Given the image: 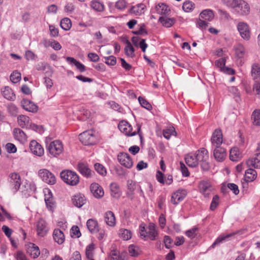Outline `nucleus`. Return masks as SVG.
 <instances>
[{"instance_id":"obj_28","label":"nucleus","mask_w":260,"mask_h":260,"mask_svg":"<svg viewBox=\"0 0 260 260\" xmlns=\"http://www.w3.org/2000/svg\"><path fill=\"white\" fill-rule=\"evenodd\" d=\"M27 252L33 258H37L40 254L39 247L34 243H30L27 249Z\"/></svg>"},{"instance_id":"obj_55","label":"nucleus","mask_w":260,"mask_h":260,"mask_svg":"<svg viewBox=\"0 0 260 260\" xmlns=\"http://www.w3.org/2000/svg\"><path fill=\"white\" fill-rule=\"evenodd\" d=\"M138 100L140 104L144 108L150 110L152 109L151 105L146 99L142 97H139Z\"/></svg>"},{"instance_id":"obj_44","label":"nucleus","mask_w":260,"mask_h":260,"mask_svg":"<svg viewBox=\"0 0 260 260\" xmlns=\"http://www.w3.org/2000/svg\"><path fill=\"white\" fill-rule=\"evenodd\" d=\"M119 235L124 240H128L132 238V233L129 230L121 229L119 231Z\"/></svg>"},{"instance_id":"obj_24","label":"nucleus","mask_w":260,"mask_h":260,"mask_svg":"<svg viewBox=\"0 0 260 260\" xmlns=\"http://www.w3.org/2000/svg\"><path fill=\"white\" fill-rule=\"evenodd\" d=\"M54 240L58 244H62L65 240V236L63 232L60 229H55L53 233Z\"/></svg>"},{"instance_id":"obj_22","label":"nucleus","mask_w":260,"mask_h":260,"mask_svg":"<svg viewBox=\"0 0 260 260\" xmlns=\"http://www.w3.org/2000/svg\"><path fill=\"white\" fill-rule=\"evenodd\" d=\"M104 221L107 225L110 226H114L116 224V218L114 213L111 211H108L104 214Z\"/></svg>"},{"instance_id":"obj_20","label":"nucleus","mask_w":260,"mask_h":260,"mask_svg":"<svg viewBox=\"0 0 260 260\" xmlns=\"http://www.w3.org/2000/svg\"><path fill=\"white\" fill-rule=\"evenodd\" d=\"M90 190L96 198H102L104 194L103 188L98 183H92L90 185Z\"/></svg>"},{"instance_id":"obj_64","label":"nucleus","mask_w":260,"mask_h":260,"mask_svg":"<svg viewBox=\"0 0 260 260\" xmlns=\"http://www.w3.org/2000/svg\"><path fill=\"white\" fill-rule=\"evenodd\" d=\"M14 257L16 260H28L25 254L21 251H17Z\"/></svg>"},{"instance_id":"obj_35","label":"nucleus","mask_w":260,"mask_h":260,"mask_svg":"<svg viewBox=\"0 0 260 260\" xmlns=\"http://www.w3.org/2000/svg\"><path fill=\"white\" fill-rule=\"evenodd\" d=\"M159 22L166 27H171L175 22V19L173 18H168L161 16L159 18Z\"/></svg>"},{"instance_id":"obj_11","label":"nucleus","mask_w":260,"mask_h":260,"mask_svg":"<svg viewBox=\"0 0 260 260\" xmlns=\"http://www.w3.org/2000/svg\"><path fill=\"white\" fill-rule=\"evenodd\" d=\"M200 192L205 198H208L211 194L213 188L209 181H201L199 184Z\"/></svg>"},{"instance_id":"obj_56","label":"nucleus","mask_w":260,"mask_h":260,"mask_svg":"<svg viewBox=\"0 0 260 260\" xmlns=\"http://www.w3.org/2000/svg\"><path fill=\"white\" fill-rule=\"evenodd\" d=\"M194 8V4L190 1L185 2L182 6L183 10L186 12H188L192 10Z\"/></svg>"},{"instance_id":"obj_59","label":"nucleus","mask_w":260,"mask_h":260,"mask_svg":"<svg viewBox=\"0 0 260 260\" xmlns=\"http://www.w3.org/2000/svg\"><path fill=\"white\" fill-rule=\"evenodd\" d=\"M206 21L200 17L197 22V26L202 30L206 29L208 25V23Z\"/></svg>"},{"instance_id":"obj_58","label":"nucleus","mask_w":260,"mask_h":260,"mask_svg":"<svg viewBox=\"0 0 260 260\" xmlns=\"http://www.w3.org/2000/svg\"><path fill=\"white\" fill-rule=\"evenodd\" d=\"M128 251L132 256H137L139 254V248L134 245H129L128 247Z\"/></svg>"},{"instance_id":"obj_52","label":"nucleus","mask_w":260,"mask_h":260,"mask_svg":"<svg viewBox=\"0 0 260 260\" xmlns=\"http://www.w3.org/2000/svg\"><path fill=\"white\" fill-rule=\"evenodd\" d=\"M94 169L99 174L102 176H105L107 174V171L105 167L99 163L95 164Z\"/></svg>"},{"instance_id":"obj_62","label":"nucleus","mask_w":260,"mask_h":260,"mask_svg":"<svg viewBox=\"0 0 260 260\" xmlns=\"http://www.w3.org/2000/svg\"><path fill=\"white\" fill-rule=\"evenodd\" d=\"M140 28L139 30L133 31V33L135 35H141L143 34H147V31L145 29V24L144 23H142L139 25Z\"/></svg>"},{"instance_id":"obj_26","label":"nucleus","mask_w":260,"mask_h":260,"mask_svg":"<svg viewBox=\"0 0 260 260\" xmlns=\"http://www.w3.org/2000/svg\"><path fill=\"white\" fill-rule=\"evenodd\" d=\"M235 233H232L226 235H222L219 236L210 246L211 248H214L216 245H219L223 242L228 241L230 237L234 236Z\"/></svg>"},{"instance_id":"obj_3","label":"nucleus","mask_w":260,"mask_h":260,"mask_svg":"<svg viewBox=\"0 0 260 260\" xmlns=\"http://www.w3.org/2000/svg\"><path fill=\"white\" fill-rule=\"evenodd\" d=\"M195 154L202 169L204 171L208 170L210 165L208 162L209 154L207 150L204 148H201L197 151Z\"/></svg>"},{"instance_id":"obj_10","label":"nucleus","mask_w":260,"mask_h":260,"mask_svg":"<svg viewBox=\"0 0 260 260\" xmlns=\"http://www.w3.org/2000/svg\"><path fill=\"white\" fill-rule=\"evenodd\" d=\"M117 159L119 163L125 168L130 169L133 167L132 159L128 153L120 152L117 156Z\"/></svg>"},{"instance_id":"obj_39","label":"nucleus","mask_w":260,"mask_h":260,"mask_svg":"<svg viewBox=\"0 0 260 260\" xmlns=\"http://www.w3.org/2000/svg\"><path fill=\"white\" fill-rule=\"evenodd\" d=\"M111 196L115 198H118L121 196V192L118 185L116 183L110 184Z\"/></svg>"},{"instance_id":"obj_40","label":"nucleus","mask_w":260,"mask_h":260,"mask_svg":"<svg viewBox=\"0 0 260 260\" xmlns=\"http://www.w3.org/2000/svg\"><path fill=\"white\" fill-rule=\"evenodd\" d=\"M125 44H126V46L124 48L125 54L128 57H134L135 56L134 48L127 39H125Z\"/></svg>"},{"instance_id":"obj_47","label":"nucleus","mask_w":260,"mask_h":260,"mask_svg":"<svg viewBox=\"0 0 260 260\" xmlns=\"http://www.w3.org/2000/svg\"><path fill=\"white\" fill-rule=\"evenodd\" d=\"M138 185H139V184L136 182L132 180H127V188L128 189V194H133L134 191L137 188Z\"/></svg>"},{"instance_id":"obj_27","label":"nucleus","mask_w":260,"mask_h":260,"mask_svg":"<svg viewBox=\"0 0 260 260\" xmlns=\"http://www.w3.org/2000/svg\"><path fill=\"white\" fill-rule=\"evenodd\" d=\"M186 164L190 167L194 168L197 167L198 164V161L196 154L190 153L187 155L185 158Z\"/></svg>"},{"instance_id":"obj_43","label":"nucleus","mask_w":260,"mask_h":260,"mask_svg":"<svg viewBox=\"0 0 260 260\" xmlns=\"http://www.w3.org/2000/svg\"><path fill=\"white\" fill-rule=\"evenodd\" d=\"M251 120L254 125H260V109H256L252 112Z\"/></svg>"},{"instance_id":"obj_53","label":"nucleus","mask_w":260,"mask_h":260,"mask_svg":"<svg viewBox=\"0 0 260 260\" xmlns=\"http://www.w3.org/2000/svg\"><path fill=\"white\" fill-rule=\"evenodd\" d=\"M127 6V2L125 0H118L115 3V8L120 11L124 10Z\"/></svg>"},{"instance_id":"obj_7","label":"nucleus","mask_w":260,"mask_h":260,"mask_svg":"<svg viewBox=\"0 0 260 260\" xmlns=\"http://www.w3.org/2000/svg\"><path fill=\"white\" fill-rule=\"evenodd\" d=\"M237 29L240 36L245 40L248 41L250 38V31L249 25L246 22H239L237 25Z\"/></svg>"},{"instance_id":"obj_42","label":"nucleus","mask_w":260,"mask_h":260,"mask_svg":"<svg viewBox=\"0 0 260 260\" xmlns=\"http://www.w3.org/2000/svg\"><path fill=\"white\" fill-rule=\"evenodd\" d=\"M241 157V153L237 147L232 148L230 153V159L233 161H237Z\"/></svg>"},{"instance_id":"obj_57","label":"nucleus","mask_w":260,"mask_h":260,"mask_svg":"<svg viewBox=\"0 0 260 260\" xmlns=\"http://www.w3.org/2000/svg\"><path fill=\"white\" fill-rule=\"evenodd\" d=\"M198 230V228L194 226L192 229L186 231L185 232V235L190 239H193L197 236V232Z\"/></svg>"},{"instance_id":"obj_17","label":"nucleus","mask_w":260,"mask_h":260,"mask_svg":"<svg viewBox=\"0 0 260 260\" xmlns=\"http://www.w3.org/2000/svg\"><path fill=\"white\" fill-rule=\"evenodd\" d=\"M47 193L45 194V201L47 209L53 212L56 207V203L50 190H47Z\"/></svg>"},{"instance_id":"obj_31","label":"nucleus","mask_w":260,"mask_h":260,"mask_svg":"<svg viewBox=\"0 0 260 260\" xmlns=\"http://www.w3.org/2000/svg\"><path fill=\"white\" fill-rule=\"evenodd\" d=\"M145 6L143 4H139L132 6L129 10V12L136 15L140 16L144 13Z\"/></svg>"},{"instance_id":"obj_48","label":"nucleus","mask_w":260,"mask_h":260,"mask_svg":"<svg viewBox=\"0 0 260 260\" xmlns=\"http://www.w3.org/2000/svg\"><path fill=\"white\" fill-rule=\"evenodd\" d=\"M91 7L94 10L98 12H102L104 10V5L96 0H94L91 2Z\"/></svg>"},{"instance_id":"obj_2","label":"nucleus","mask_w":260,"mask_h":260,"mask_svg":"<svg viewBox=\"0 0 260 260\" xmlns=\"http://www.w3.org/2000/svg\"><path fill=\"white\" fill-rule=\"evenodd\" d=\"M61 180L70 186H76L79 182V177L77 173L73 171L65 170L60 173Z\"/></svg>"},{"instance_id":"obj_12","label":"nucleus","mask_w":260,"mask_h":260,"mask_svg":"<svg viewBox=\"0 0 260 260\" xmlns=\"http://www.w3.org/2000/svg\"><path fill=\"white\" fill-rule=\"evenodd\" d=\"M118 128L121 132L127 136H133L136 135V132H132V126L126 121H121L118 124Z\"/></svg>"},{"instance_id":"obj_34","label":"nucleus","mask_w":260,"mask_h":260,"mask_svg":"<svg viewBox=\"0 0 260 260\" xmlns=\"http://www.w3.org/2000/svg\"><path fill=\"white\" fill-rule=\"evenodd\" d=\"M247 165L249 167H253L256 169H260V153H257L255 156L247 161Z\"/></svg>"},{"instance_id":"obj_23","label":"nucleus","mask_w":260,"mask_h":260,"mask_svg":"<svg viewBox=\"0 0 260 260\" xmlns=\"http://www.w3.org/2000/svg\"><path fill=\"white\" fill-rule=\"evenodd\" d=\"M77 169L83 176L87 178L91 176V171L87 164L84 162L78 163Z\"/></svg>"},{"instance_id":"obj_49","label":"nucleus","mask_w":260,"mask_h":260,"mask_svg":"<svg viewBox=\"0 0 260 260\" xmlns=\"http://www.w3.org/2000/svg\"><path fill=\"white\" fill-rule=\"evenodd\" d=\"M46 46H51L55 50H59L61 48V46L58 42L55 40L46 41L45 44Z\"/></svg>"},{"instance_id":"obj_25","label":"nucleus","mask_w":260,"mask_h":260,"mask_svg":"<svg viewBox=\"0 0 260 260\" xmlns=\"http://www.w3.org/2000/svg\"><path fill=\"white\" fill-rule=\"evenodd\" d=\"M3 96L7 100L13 101L15 99V95L12 89L9 86H5L1 89Z\"/></svg>"},{"instance_id":"obj_46","label":"nucleus","mask_w":260,"mask_h":260,"mask_svg":"<svg viewBox=\"0 0 260 260\" xmlns=\"http://www.w3.org/2000/svg\"><path fill=\"white\" fill-rule=\"evenodd\" d=\"M60 27L64 30H69L72 27L71 20L68 18H64L60 21Z\"/></svg>"},{"instance_id":"obj_19","label":"nucleus","mask_w":260,"mask_h":260,"mask_svg":"<svg viewBox=\"0 0 260 260\" xmlns=\"http://www.w3.org/2000/svg\"><path fill=\"white\" fill-rule=\"evenodd\" d=\"M17 122L18 125L22 128H29L31 126V122L29 117L20 115L17 117Z\"/></svg>"},{"instance_id":"obj_18","label":"nucleus","mask_w":260,"mask_h":260,"mask_svg":"<svg viewBox=\"0 0 260 260\" xmlns=\"http://www.w3.org/2000/svg\"><path fill=\"white\" fill-rule=\"evenodd\" d=\"M21 105L23 108L28 112L35 113L38 111V106L28 100H23L21 101Z\"/></svg>"},{"instance_id":"obj_51","label":"nucleus","mask_w":260,"mask_h":260,"mask_svg":"<svg viewBox=\"0 0 260 260\" xmlns=\"http://www.w3.org/2000/svg\"><path fill=\"white\" fill-rule=\"evenodd\" d=\"M10 78L12 82L13 83H17L19 82L21 79V74L17 71H14L10 75Z\"/></svg>"},{"instance_id":"obj_45","label":"nucleus","mask_w":260,"mask_h":260,"mask_svg":"<svg viewBox=\"0 0 260 260\" xmlns=\"http://www.w3.org/2000/svg\"><path fill=\"white\" fill-rule=\"evenodd\" d=\"M156 10L157 13L160 15L167 14L170 11L168 7L163 3L159 4L157 6H156Z\"/></svg>"},{"instance_id":"obj_41","label":"nucleus","mask_w":260,"mask_h":260,"mask_svg":"<svg viewBox=\"0 0 260 260\" xmlns=\"http://www.w3.org/2000/svg\"><path fill=\"white\" fill-rule=\"evenodd\" d=\"M13 133L15 138L20 141L25 140L27 138L25 133L19 128H14Z\"/></svg>"},{"instance_id":"obj_30","label":"nucleus","mask_w":260,"mask_h":260,"mask_svg":"<svg viewBox=\"0 0 260 260\" xmlns=\"http://www.w3.org/2000/svg\"><path fill=\"white\" fill-rule=\"evenodd\" d=\"M146 237L151 240H155L158 235L157 231L156 230L155 225L153 223H150L148 226V230L146 233Z\"/></svg>"},{"instance_id":"obj_38","label":"nucleus","mask_w":260,"mask_h":260,"mask_svg":"<svg viewBox=\"0 0 260 260\" xmlns=\"http://www.w3.org/2000/svg\"><path fill=\"white\" fill-rule=\"evenodd\" d=\"M235 54L236 56L239 58H243L246 54V50L244 46L241 44H238L235 47Z\"/></svg>"},{"instance_id":"obj_37","label":"nucleus","mask_w":260,"mask_h":260,"mask_svg":"<svg viewBox=\"0 0 260 260\" xmlns=\"http://www.w3.org/2000/svg\"><path fill=\"white\" fill-rule=\"evenodd\" d=\"M257 173L253 169H248L245 171V179L247 182L253 181L256 177Z\"/></svg>"},{"instance_id":"obj_5","label":"nucleus","mask_w":260,"mask_h":260,"mask_svg":"<svg viewBox=\"0 0 260 260\" xmlns=\"http://www.w3.org/2000/svg\"><path fill=\"white\" fill-rule=\"evenodd\" d=\"M8 182L9 189L14 194L20 188L21 183V177L17 173H11L9 177Z\"/></svg>"},{"instance_id":"obj_14","label":"nucleus","mask_w":260,"mask_h":260,"mask_svg":"<svg viewBox=\"0 0 260 260\" xmlns=\"http://www.w3.org/2000/svg\"><path fill=\"white\" fill-rule=\"evenodd\" d=\"M30 150L32 153L38 156L44 155V150L43 147L36 141L32 140L29 144Z\"/></svg>"},{"instance_id":"obj_21","label":"nucleus","mask_w":260,"mask_h":260,"mask_svg":"<svg viewBox=\"0 0 260 260\" xmlns=\"http://www.w3.org/2000/svg\"><path fill=\"white\" fill-rule=\"evenodd\" d=\"M72 200L74 205L78 208H81L86 203V199L84 196L81 193L73 196Z\"/></svg>"},{"instance_id":"obj_15","label":"nucleus","mask_w":260,"mask_h":260,"mask_svg":"<svg viewBox=\"0 0 260 260\" xmlns=\"http://www.w3.org/2000/svg\"><path fill=\"white\" fill-rule=\"evenodd\" d=\"M187 195V191L185 189H178L173 193L171 198V202L177 205L182 201Z\"/></svg>"},{"instance_id":"obj_8","label":"nucleus","mask_w":260,"mask_h":260,"mask_svg":"<svg viewBox=\"0 0 260 260\" xmlns=\"http://www.w3.org/2000/svg\"><path fill=\"white\" fill-rule=\"evenodd\" d=\"M49 231L47 222L40 218L36 223V232L37 235L41 237L46 236Z\"/></svg>"},{"instance_id":"obj_1","label":"nucleus","mask_w":260,"mask_h":260,"mask_svg":"<svg viewBox=\"0 0 260 260\" xmlns=\"http://www.w3.org/2000/svg\"><path fill=\"white\" fill-rule=\"evenodd\" d=\"M234 13L240 16H246L250 14V7L245 0H235L232 7Z\"/></svg>"},{"instance_id":"obj_16","label":"nucleus","mask_w":260,"mask_h":260,"mask_svg":"<svg viewBox=\"0 0 260 260\" xmlns=\"http://www.w3.org/2000/svg\"><path fill=\"white\" fill-rule=\"evenodd\" d=\"M213 155L217 161H222L225 158L226 152L225 149L220 146L213 147Z\"/></svg>"},{"instance_id":"obj_61","label":"nucleus","mask_w":260,"mask_h":260,"mask_svg":"<svg viewBox=\"0 0 260 260\" xmlns=\"http://www.w3.org/2000/svg\"><path fill=\"white\" fill-rule=\"evenodd\" d=\"M105 62L109 66H114L116 63V58L115 56L111 55L108 57H105Z\"/></svg>"},{"instance_id":"obj_36","label":"nucleus","mask_w":260,"mask_h":260,"mask_svg":"<svg viewBox=\"0 0 260 260\" xmlns=\"http://www.w3.org/2000/svg\"><path fill=\"white\" fill-rule=\"evenodd\" d=\"M214 15L212 10L207 9L203 11L200 14V17L208 21H211L214 18Z\"/></svg>"},{"instance_id":"obj_9","label":"nucleus","mask_w":260,"mask_h":260,"mask_svg":"<svg viewBox=\"0 0 260 260\" xmlns=\"http://www.w3.org/2000/svg\"><path fill=\"white\" fill-rule=\"evenodd\" d=\"M79 139L84 145H91L94 143L95 137L92 132L86 131L80 134Z\"/></svg>"},{"instance_id":"obj_4","label":"nucleus","mask_w":260,"mask_h":260,"mask_svg":"<svg viewBox=\"0 0 260 260\" xmlns=\"http://www.w3.org/2000/svg\"><path fill=\"white\" fill-rule=\"evenodd\" d=\"M46 149L53 157L59 155L63 150L62 142L59 140H54L49 143H46Z\"/></svg>"},{"instance_id":"obj_50","label":"nucleus","mask_w":260,"mask_h":260,"mask_svg":"<svg viewBox=\"0 0 260 260\" xmlns=\"http://www.w3.org/2000/svg\"><path fill=\"white\" fill-rule=\"evenodd\" d=\"M94 245L91 243L86 248V256L88 259L91 258L94 255Z\"/></svg>"},{"instance_id":"obj_13","label":"nucleus","mask_w":260,"mask_h":260,"mask_svg":"<svg viewBox=\"0 0 260 260\" xmlns=\"http://www.w3.org/2000/svg\"><path fill=\"white\" fill-rule=\"evenodd\" d=\"M212 147L220 146L222 143V134L219 129H216L213 133L211 139Z\"/></svg>"},{"instance_id":"obj_60","label":"nucleus","mask_w":260,"mask_h":260,"mask_svg":"<svg viewBox=\"0 0 260 260\" xmlns=\"http://www.w3.org/2000/svg\"><path fill=\"white\" fill-rule=\"evenodd\" d=\"M219 198L217 195H215L212 199L210 208L211 210L214 211L219 204Z\"/></svg>"},{"instance_id":"obj_63","label":"nucleus","mask_w":260,"mask_h":260,"mask_svg":"<svg viewBox=\"0 0 260 260\" xmlns=\"http://www.w3.org/2000/svg\"><path fill=\"white\" fill-rule=\"evenodd\" d=\"M225 59L224 58H219L215 62V66L220 69L221 71L225 67Z\"/></svg>"},{"instance_id":"obj_32","label":"nucleus","mask_w":260,"mask_h":260,"mask_svg":"<svg viewBox=\"0 0 260 260\" xmlns=\"http://www.w3.org/2000/svg\"><path fill=\"white\" fill-rule=\"evenodd\" d=\"M67 61L71 65H74L76 68L81 72H83L85 71V67L84 64L75 59L72 57H66Z\"/></svg>"},{"instance_id":"obj_54","label":"nucleus","mask_w":260,"mask_h":260,"mask_svg":"<svg viewBox=\"0 0 260 260\" xmlns=\"http://www.w3.org/2000/svg\"><path fill=\"white\" fill-rule=\"evenodd\" d=\"M176 134L174 127H170L169 128L164 130L163 135L165 138L169 140L171 136L175 135Z\"/></svg>"},{"instance_id":"obj_6","label":"nucleus","mask_w":260,"mask_h":260,"mask_svg":"<svg viewBox=\"0 0 260 260\" xmlns=\"http://www.w3.org/2000/svg\"><path fill=\"white\" fill-rule=\"evenodd\" d=\"M38 175L44 182L48 184L53 185L56 182L55 175L47 169H40L38 171Z\"/></svg>"},{"instance_id":"obj_29","label":"nucleus","mask_w":260,"mask_h":260,"mask_svg":"<svg viewBox=\"0 0 260 260\" xmlns=\"http://www.w3.org/2000/svg\"><path fill=\"white\" fill-rule=\"evenodd\" d=\"M251 74L253 80L260 81V65L258 63H254L251 66Z\"/></svg>"},{"instance_id":"obj_33","label":"nucleus","mask_w":260,"mask_h":260,"mask_svg":"<svg viewBox=\"0 0 260 260\" xmlns=\"http://www.w3.org/2000/svg\"><path fill=\"white\" fill-rule=\"evenodd\" d=\"M88 229L91 233H95L99 231L98 221L93 219H89L86 222Z\"/></svg>"}]
</instances>
